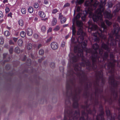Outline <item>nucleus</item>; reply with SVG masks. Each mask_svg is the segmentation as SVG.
I'll return each instance as SVG.
<instances>
[{"label":"nucleus","instance_id":"35","mask_svg":"<svg viewBox=\"0 0 120 120\" xmlns=\"http://www.w3.org/2000/svg\"><path fill=\"white\" fill-rule=\"evenodd\" d=\"M70 5V4L69 3H67L64 6V7H66L69 6Z\"/></svg>","mask_w":120,"mask_h":120},{"label":"nucleus","instance_id":"30","mask_svg":"<svg viewBox=\"0 0 120 120\" xmlns=\"http://www.w3.org/2000/svg\"><path fill=\"white\" fill-rule=\"evenodd\" d=\"M33 36L35 38H37L39 36L37 34H34Z\"/></svg>","mask_w":120,"mask_h":120},{"label":"nucleus","instance_id":"44","mask_svg":"<svg viewBox=\"0 0 120 120\" xmlns=\"http://www.w3.org/2000/svg\"><path fill=\"white\" fill-rule=\"evenodd\" d=\"M42 45L41 44H39L38 46V49H39L40 47H41L42 46Z\"/></svg>","mask_w":120,"mask_h":120},{"label":"nucleus","instance_id":"10","mask_svg":"<svg viewBox=\"0 0 120 120\" xmlns=\"http://www.w3.org/2000/svg\"><path fill=\"white\" fill-rule=\"evenodd\" d=\"M26 47L28 50H30L32 47V45L30 43L27 44L26 45Z\"/></svg>","mask_w":120,"mask_h":120},{"label":"nucleus","instance_id":"8","mask_svg":"<svg viewBox=\"0 0 120 120\" xmlns=\"http://www.w3.org/2000/svg\"><path fill=\"white\" fill-rule=\"evenodd\" d=\"M38 14L42 18H44L45 16V14L42 11L39 12Z\"/></svg>","mask_w":120,"mask_h":120},{"label":"nucleus","instance_id":"43","mask_svg":"<svg viewBox=\"0 0 120 120\" xmlns=\"http://www.w3.org/2000/svg\"><path fill=\"white\" fill-rule=\"evenodd\" d=\"M52 29L51 28H49L48 30V32H50L52 30Z\"/></svg>","mask_w":120,"mask_h":120},{"label":"nucleus","instance_id":"37","mask_svg":"<svg viewBox=\"0 0 120 120\" xmlns=\"http://www.w3.org/2000/svg\"><path fill=\"white\" fill-rule=\"evenodd\" d=\"M86 19V16L84 15V16H82L81 17L83 21H85Z\"/></svg>","mask_w":120,"mask_h":120},{"label":"nucleus","instance_id":"28","mask_svg":"<svg viewBox=\"0 0 120 120\" xmlns=\"http://www.w3.org/2000/svg\"><path fill=\"white\" fill-rule=\"evenodd\" d=\"M27 65H30V64L31 62V60L30 59H28V61H27Z\"/></svg>","mask_w":120,"mask_h":120},{"label":"nucleus","instance_id":"49","mask_svg":"<svg viewBox=\"0 0 120 120\" xmlns=\"http://www.w3.org/2000/svg\"><path fill=\"white\" fill-rule=\"evenodd\" d=\"M65 45V43L63 42V43H62L61 45V46L62 47H64Z\"/></svg>","mask_w":120,"mask_h":120},{"label":"nucleus","instance_id":"12","mask_svg":"<svg viewBox=\"0 0 120 120\" xmlns=\"http://www.w3.org/2000/svg\"><path fill=\"white\" fill-rule=\"evenodd\" d=\"M18 23L21 26H22L24 25V22L23 20L22 19L19 20L18 21Z\"/></svg>","mask_w":120,"mask_h":120},{"label":"nucleus","instance_id":"51","mask_svg":"<svg viewBox=\"0 0 120 120\" xmlns=\"http://www.w3.org/2000/svg\"><path fill=\"white\" fill-rule=\"evenodd\" d=\"M68 37H69V35H67L66 36L65 38L66 39H67L68 38Z\"/></svg>","mask_w":120,"mask_h":120},{"label":"nucleus","instance_id":"54","mask_svg":"<svg viewBox=\"0 0 120 120\" xmlns=\"http://www.w3.org/2000/svg\"><path fill=\"white\" fill-rule=\"evenodd\" d=\"M7 28L9 30H11V27H7Z\"/></svg>","mask_w":120,"mask_h":120},{"label":"nucleus","instance_id":"32","mask_svg":"<svg viewBox=\"0 0 120 120\" xmlns=\"http://www.w3.org/2000/svg\"><path fill=\"white\" fill-rule=\"evenodd\" d=\"M58 11V10L56 9H55L53 10L52 11V13L53 14L56 13Z\"/></svg>","mask_w":120,"mask_h":120},{"label":"nucleus","instance_id":"55","mask_svg":"<svg viewBox=\"0 0 120 120\" xmlns=\"http://www.w3.org/2000/svg\"><path fill=\"white\" fill-rule=\"evenodd\" d=\"M68 25V24H66V25H63V27H65L66 26H67Z\"/></svg>","mask_w":120,"mask_h":120},{"label":"nucleus","instance_id":"7","mask_svg":"<svg viewBox=\"0 0 120 120\" xmlns=\"http://www.w3.org/2000/svg\"><path fill=\"white\" fill-rule=\"evenodd\" d=\"M27 34L29 36H31L33 34V31L30 28H28L26 31Z\"/></svg>","mask_w":120,"mask_h":120},{"label":"nucleus","instance_id":"56","mask_svg":"<svg viewBox=\"0 0 120 120\" xmlns=\"http://www.w3.org/2000/svg\"><path fill=\"white\" fill-rule=\"evenodd\" d=\"M25 57L24 58V59H23V61H24L25 60Z\"/></svg>","mask_w":120,"mask_h":120},{"label":"nucleus","instance_id":"57","mask_svg":"<svg viewBox=\"0 0 120 120\" xmlns=\"http://www.w3.org/2000/svg\"><path fill=\"white\" fill-rule=\"evenodd\" d=\"M35 19L36 20H38V18H35Z\"/></svg>","mask_w":120,"mask_h":120},{"label":"nucleus","instance_id":"21","mask_svg":"<svg viewBox=\"0 0 120 120\" xmlns=\"http://www.w3.org/2000/svg\"><path fill=\"white\" fill-rule=\"evenodd\" d=\"M4 43V40L3 39L2 37H0V44L2 45Z\"/></svg>","mask_w":120,"mask_h":120},{"label":"nucleus","instance_id":"48","mask_svg":"<svg viewBox=\"0 0 120 120\" xmlns=\"http://www.w3.org/2000/svg\"><path fill=\"white\" fill-rule=\"evenodd\" d=\"M80 10V8L79 7H78L77 9V11H79Z\"/></svg>","mask_w":120,"mask_h":120},{"label":"nucleus","instance_id":"6","mask_svg":"<svg viewBox=\"0 0 120 120\" xmlns=\"http://www.w3.org/2000/svg\"><path fill=\"white\" fill-rule=\"evenodd\" d=\"M114 8H115V9L113 11V13H114V14L115 15L116 13L118 12L120 9V3L117 4Z\"/></svg>","mask_w":120,"mask_h":120},{"label":"nucleus","instance_id":"34","mask_svg":"<svg viewBox=\"0 0 120 120\" xmlns=\"http://www.w3.org/2000/svg\"><path fill=\"white\" fill-rule=\"evenodd\" d=\"M3 17V12L0 11V18H2Z\"/></svg>","mask_w":120,"mask_h":120},{"label":"nucleus","instance_id":"45","mask_svg":"<svg viewBox=\"0 0 120 120\" xmlns=\"http://www.w3.org/2000/svg\"><path fill=\"white\" fill-rule=\"evenodd\" d=\"M7 55V54L6 53H4L3 54L4 58H5L6 56Z\"/></svg>","mask_w":120,"mask_h":120},{"label":"nucleus","instance_id":"39","mask_svg":"<svg viewBox=\"0 0 120 120\" xmlns=\"http://www.w3.org/2000/svg\"><path fill=\"white\" fill-rule=\"evenodd\" d=\"M85 95L87 98H88L89 97V93L88 92V91L86 92V93L85 94Z\"/></svg>","mask_w":120,"mask_h":120},{"label":"nucleus","instance_id":"4","mask_svg":"<svg viewBox=\"0 0 120 120\" xmlns=\"http://www.w3.org/2000/svg\"><path fill=\"white\" fill-rule=\"evenodd\" d=\"M92 22V20H90L88 22V27H98L96 25L94 24Z\"/></svg>","mask_w":120,"mask_h":120},{"label":"nucleus","instance_id":"13","mask_svg":"<svg viewBox=\"0 0 120 120\" xmlns=\"http://www.w3.org/2000/svg\"><path fill=\"white\" fill-rule=\"evenodd\" d=\"M57 22V20L56 19L54 18L52 22V25L53 26L55 25Z\"/></svg>","mask_w":120,"mask_h":120},{"label":"nucleus","instance_id":"17","mask_svg":"<svg viewBox=\"0 0 120 120\" xmlns=\"http://www.w3.org/2000/svg\"><path fill=\"white\" fill-rule=\"evenodd\" d=\"M105 22L106 24L108 26H110L112 24V23L108 20H105Z\"/></svg>","mask_w":120,"mask_h":120},{"label":"nucleus","instance_id":"33","mask_svg":"<svg viewBox=\"0 0 120 120\" xmlns=\"http://www.w3.org/2000/svg\"><path fill=\"white\" fill-rule=\"evenodd\" d=\"M59 70L60 71L62 72L64 71V68L63 67H60L59 68Z\"/></svg>","mask_w":120,"mask_h":120},{"label":"nucleus","instance_id":"16","mask_svg":"<svg viewBox=\"0 0 120 120\" xmlns=\"http://www.w3.org/2000/svg\"><path fill=\"white\" fill-rule=\"evenodd\" d=\"M15 51L17 53H19L20 52L19 49L18 47H17L15 48Z\"/></svg>","mask_w":120,"mask_h":120},{"label":"nucleus","instance_id":"50","mask_svg":"<svg viewBox=\"0 0 120 120\" xmlns=\"http://www.w3.org/2000/svg\"><path fill=\"white\" fill-rule=\"evenodd\" d=\"M91 98V99L94 98V97H93V95L92 94H91L90 95Z\"/></svg>","mask_w":120,"mask_h":120},{"label":"nucleus","instance_id":"11","mask_svg":"<svg viewBox=\"0 0 120 120\" xmlns=\"http://www.w3.org/2000/svg\"><path fill=\"white\" fill-rule=\"evenodd\" d=\"M18 45L20 46H21L23 45V41L22 39H19L18 41Z\"/></svg>","mask_w":120,"mask_h":120},{"label":"nucleus","instance_id":"52","mask_svg":"<svg viewBox=\"0 0 120 120\" xmlns=\"http://www.w3.org/2000/svg\"><path fill=\"white\" fill-rule=\"evenodd\" d=\"M47 19H48L47 18H46L45 19H42V20L44 21H46L47 20Z\"/></svg>","mask_w":120,"mask_h":120},{"label":"nucleus","instance_id":"5","mask_svg":"<svg viewBox=\"0 0 120 120\" xmlns=\"http://www.w3.org/2000/svg\"><path fill=\"white\" fill-rule=\"evenodd\" d=\"M58 44L56 42H53L51 44V47L53 49H56L58 48Z\"/></svg>","mask_w":120,"mask_h":120},{"label":"nucleus","instance_id":"29","mask_svg":"<svg viewBox=\"0 0 120 120\" xmlns=\"http://www.w3.org/2000/svg\"><path fill=\"white\" fill-rule=\"evenodd\" d=\"M13 50V48L12 47L11 48L9 49V51L10 53H12Z\"/></svg>","mask_w":120,"mask_h":120},{"label":"nucleus","instance_id":"58","mask_svg":"<svg viewBox=\"0 0 120 120\" xmlns=\"http://www.w3.org/2000/svg\"><path fill=\"white\" fill-rule=\"evenodd\" d=\"M74 15H75V12H74Z\"/></svg>","mask_w":120,"mask_h":120},{"label":"nucleus","instance_id":"15","mask_svg":"<svg viewBox=\"0 0 120 120\" xmlns=\"http://www.w3.org/2000/svg\"><path fill=\"white\" fill-rule=\"evenodd\" d=\"M34 10L33 8L31 7H30L28 9V12L30 13H31Z\"/></svg>","mask_w":120,"mask_h":120},{"label":"nucleus","instance_id":"18","mask_svg":"<svg viewBox=\"0 0 120 120\" xmlns=\"http://www.w3.org/2000/svg\"><path fill=\"white\" fill-rule=\"evenodd\" d=\"M26 35V33L24 31H22L20 33V35L22 38L24 37Z\"/></svg>","mask_w":120,"mask_h":120},{"label":"nucleus","instance_id":"2","mask_svg":"<svg viewBox=\"0 0 120 120\" xmlns=\"http://www.w3.org/2000/svg\"><path fill=\"white\" fill-rule=\"evenodd\" d=\"M101 108L100 113L98 114V115L96 116L95 115L93 116L94 120H104V111L103 109L102 106L101 105L100 106Z\"/></svg>","mask_w":120,"mask_h":120},{"label":"nucleus","instance_id":"3","mask_svg":"<svg viewBox=\"0 0 120 120\" xmlns=\"http://www.w3.org/2000/svg\"><path fill=\"white\" fill-rule=\"evenodd\" d=\"M59 18L60 19V21L61 23H64L66 21V19L62 15L61 13H60L59 15Z\"/></svg>","mask_w":120,"mask_h":120},{"label":"nucleus","instance_id":"1","mask_svg":"<svg viewBox=\"0 0 120 120\" xmlns=\"http://www.w3.org/2000/svg\"><path fill=\"white\" fill-rule=\"evenodd\" d=\"M80 17V16L79 14H77L74 19H73V23L75 22H76L77 26L79 28L77 32V34L78 35L80 36L77 39V41L79 43V45L76 46H75L74 48V54L71 53L73 55H75L76 56H79V51L82 50V54H83V48H85L86 45L87 41L86 40H85L83 42L84 39V36L86 35V34L84 33L82 30V23L81 22L78 20ZM80 53V52H79Z\"/></svg>","mask_w":120,"mask_h":120},{"label":"nucleus","instance_id":"47","mask_svg":"<svg viewBox=\"0 0 120 120\" xmlns=\"http://www.w3.org/2000/svg\"><path fill=\"white\" fill-rule=\"evenodd\" d=\"M43 59L42 58H41V59H39L38 61L39 62H41V61Z\"/></svg>","mask_w":120,"mask_h":120},{"label":"nucleus","instance_id":"31","mask_svg":"<svg viewBox=\"0 0 120 120\" xmlns=\"http://www.w3.org/2000/svg\"><path fill=\"white\" fill-rule=\"evenodd\" d=\"M34 6L35 8H38V3H35L34 5Z\"/></svg>","mask_w":120,"mask_h":120},{"label":"nucleus","instance_id":"20","mask_svg":"<svg viewBox=\"0 0 120 120\" xmlns=\"http://www.w3.org/2000/svg\"><path fill=\"white\" fill-rule=\"evenodd\" d=\"M60 29V27L58 26H57L54 29V30L55 31H57L59 30Z\"/></svg>","mask_w":120,"mask_h":120},{"label":"nucleus","instance_id":"40","mask_svg":"<svg viewBox=\"0 0 120 120\" xmlns=\"http://www.w3.org/2000/svg\"><path fill=\"white\" fill-rule=\"evenodd\" d=\"M12 13L11 12L8 15V17H12Z\"/></svg>","mask_w":120,"mask_h":120},{"label":"nucleus","instance_id":"26","mask_svg":"<svg viewBox=\"0 0 120 120\" xmlns=\"http://www.w3.org/2000/svg\"><path fill=\"white\" fill-rule=\"evenodd\" d=\"M5 11L6 13H8L10 11V10L8 8L6 7L5 8Z\"/></svg>","mask_w":120,"mask_h":120},{"label":"nucleus","instance_id":"46","mask_svg":"<svg viewBox=\"0 0 120 120\" xmlns=\"http://www.w3.org/2000/svg\"><path fill=\"white\" fill-rule=\"evenodd\" d=\"M8 2V0H4L3 1V2L4 3H7Z\"/></svg>","mask_w":120,"mask_h":120},{"label":"nucleus","instance_id":"14","mask_svg":"<svg viewBox=\"0 0 120 120\" xmlns=\"http://www.w3.org/2000/svg\"><path fill=\"white\" fill-rule=\"evenodd\" d=\"M41 31L43 33H44L46 31V28L44 26H42L41 27Z\"/></svg>","mask_w":120,"mask_h":120},{"label":"nucleus","instance_id":"38","mask_svg":"<svg viewBox=\"0 0 120 120\" xmlns=\"http://www.w3.org/2000/svg\"><path fill=\"white\" fill-rule=\"evenodd\" d=\"M52 39V38L51 37H50L46 41L47 42H48L50 41Z\"/></svg>","mask_w":120,"mask_h":120},{"label":"nucleus","instance_id":"27","mask_svg":"<svg viewBox=\"0 0 120 120\" xmlns=\"http://www.w3.org/2000/svg\"><path fill=\"white\" fill-rule=\"evenodd\" d=\"M21 11L23 14H25L26 13V10L24 8H22L21 10Z\"/></svg>","mask_w":120,"mask_h":120},{"label":"nucleus","instance_id":"42","mask_svg":"<svg viewBox=\"0 0 120 120\" xmlns=\"http://www.w3.org/2000/svg\"><path fill=\"white\" fill-rule=\"evenodd\" d=\"M13 40L15 42H16L18 40V38H13Z\"/></svg>","mask_w":120,"mask_h":120},{"label":"nucleus","instance_id":"25","mask_svg":"<svg viewBox=\"0 0 120 120\" xmlns=\"http://www.w3.org/2000/svg\"><path fill=\"white\" fill-rule=\"evenodd\" d=\"M44 51L42 49L40 50L39 51V53L40 55H43L44 53Z\"/></svg>","mask_w":120,"mask_h":120},{"label":"nucleus","instance_id":"36","mask_svg":"<svg viewBox=\"0 0 120 120\" xmlns=\"http://www.w3.org/2000/svg\"><path fill=\"white\" fill-rule=\"evenodd\" d=\"M9 44L11 45H14V43L11 40H10L9 41Z\"/></svg>","mask_w":120,"mask_h":120},{"label":"nucleus","instance_id":"53","mask_svg":"<svg viewBox=\"0 0 120 120\" xmlns=\"http://www.w3.org/2000/svg\"><path fill=\"white\" fill-rule=\"evenodd\" d=\"M4 21V20L3 19H2L0 20V23H1L3 21Z\"/></svg>","mask_w":120,"mask_h":120},{"label":"nucleus","instance_id":"22","mask_svg":"<svg viewBox=\"0 0 120 120\" xmlns=\"http://www.w3.org/2000/svg\"><path fill=\"white\" fill-rule=\"evenodd\" d=\"M50 66L52 68H54L55 66V64L54 63H51L50 64Z\"/></svg>","mask_w":120,"mask_h":120},{"label":"nucleus","instance_id":"24","mask_svg":"<svg viewBox=\"0 0 120 120\" xmlns=\"http://www.w3.org/2000/svg\"><path fill=\"white\" fill-rule=\"evenodd\" d=\"M108 7L109 8H111L113 5V4L111 2H109L108 3Z\"/></svg>","mask_w":120,"mask_h":120},{"label":"nucleus","instance_id":"19","mask_svg":"<svg viewBox=\"0 0 120 120\" xmlns=\"http://www.w3.org/2000/svg\"><path fill=\"white\" fill-rule=\"evenodd\" d=\"M4 34L6 36H9L10 34V33L9 31H6L4 32Z\"/></svg>","mask_w":120,"mask_h":120},{"label":"nucleus","instance_id":"23","mask_svg":"<svg viewBox=\"0 0 120 120\" xmlns=\"http://www.w3.org/2000/svg\"><path fill=\"white\" fill-rule=\"evenodd\" d=\"M84 0H77L76 2L77 3L79 4H81L83 3Z\"/></svg>","mask_w":120,"mask_h":120},{"label":"nucleus","instance_id":"9","mask_svg":"<svg viewBox=\"0 0 120 120\" xmlns=\"http://www.w3.org/2000/svg\"><path fill=\"white\" fill-rule=\"evenodd\" d=\"M74 24L73 23V25L72 26V35H74L76 32V30L75 29V26H74Z\"/></svg>","mask_w":120,"mask_h":120},{"label":"nucleus","instance_id":"41","mask_svg":"<svg viewBox=\"0 0 120 120\" xmlns=\"http://www.w3.org/2000/svg\"><path fill=\"white\" fill-rule=\"evenodd\" d=\"M44 3L45 4H48V2L47 0H45L44 1Z\"/></svg>","mask_w":120,"mask_h":120}]
</instances>
